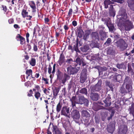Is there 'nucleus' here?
<instances>
[{"mask_svg":"<svg viewBox=\"0 0 134 134\" xmlns=\"http://www.w3.org/2000/svg\"><path fill=\"white\" fill-rule=\"evenodd\" d=\"M75 62L79 64V65H81V61L80 58L78 57L76 60Z\"/></svg>","mask_w":134,"mask_h":134,"instance_id":"4d7b16f0","label":"nucleus"},{"mask_svg":"<svg viewBox=\"0 0 134 134\" xmlns=\"http://www.w3.org/2000/svg\"><path fill=\"white\" fill-rule=\"evenodd\" d=\"M15 39L17 41H20L21 45H23L25 43L26 41L25 38L20 34H18L17 35Z\"/></svg>","mask_w":134,"mask_h":134,"instance_id":"9b49d317","label":"nucleus"},{"mask_svg":"<svg viewBox=\"0 0 134 134\" xmlns=\"http://www.w3.org/2000/svg\"><path fill=\"white\" fill-rule=\"evenodd\" d=\"M132 82V80L130 77L128 76H126L124 81V85L131 84Z\"/></svg>","mask_w":134,"mask_h":134,"instance_id":"6ab92c4d","label":"nucleus"},{"mask_svg":"<svg viewBox=\"0 0 134 134\" xmlns=\"http://www.w3.org/2000/svg\"><path fill=\"white\" fill-rule=\"evenodd\" d=\"M67 71L70 75L74 74L78 72L79 70L76 68L70 65L67 68Z\"/></svg>","mask_w":134,"mask_h":134,"instance_id":"1a4fd4ad","label":"nucleus"},{"mask_svg":"<svg viewBox=\"0 0 134 134\" xmlns=\"http://www.w3.org/2000/svg\"><path fill=\"white\" fill-rule=\"evenodd\" d=\"M82 115L83 118H90L91 115L86 110H83L81 111Z\"/></svg>","mask_w":134,"mask_h":134,"instance_id":"a211bd4d","label":"nucleus"},{"mask_svg":"<svg viewBox=\"0 0 134 134\" xmlns=\"http://www.w3.org/2000/svg\"><path fill=\"white\" fill-rule=\"evenodd\" d=\"M52 67L50 64L48 66V72L49 74H52Z\"/></svg>","mask_w":134,"mask_h":134,"instance_id":"13d9d810","label":"nucleus"},{"mask_svg":"<svg viewBox=\"0 0 134 134\" xmlns=\"http://www.w3.org/2000/svg\"><path fill=\"white\" fill-rule=\"evenodd\" d=\"M29 62L30 65L34 66L36 64V59L35 58H31Z\"/></svg>","mask_w":134,"mask_h":134,"instance_id":"473e14b6","label":"nucleus"},{"mask_svg":"<svg viewBox=\"0 0 134 134\" xmlns=\"http://www.w3.org/2000/svg\"><path fill=\"white\" fill-rule=\"evenodd\" d=\"M59 90V88L58 87H55V88L53 90V98H55L58 95Z\"/></svg>","mask_w":134,"mask_h":134,"instance_id":"7c9ffc66","label":"nucleus"},{"mask_svg":"<svg viewBox=\"0 0 134 134\" xmlns=\"http://www.w3.org/2000/svg\"><path fill=\"white\" fill-rule=\"evenodd\" d=\"M107 116V114H104L103 115L102 117V120L104 121L105 119H106V117Z\"/></svg>","mask_w":134,"mask_h":134,"instance_id":"e2e57ef3","label":"nucleus"},{"mask_svg":"<svg viewBox=\"0 0 134 134\" xmlns=\"http://www.w3.org/2000/svg\"><path fill=\"white\" fill-rule=\"evenodd\" d=\"M35 86L34 87V88L36 90H37V91H38L40 89V86L38 85H35Z\"/></svg>","mask_w":134,"mask_h":134,"instance_id":"774afa93","label":"nucleus"},{"mask_svg":"<svg viewBox=\"0 0 134 134\" xmlns=\"http://www.w3.org/2000/svg\"><path fill=\"white\" fill-rule=\"evenodd\" d=\"M33 92L32 90L31 89L29 90V92L28 93L27 96L30 97L32 96V94H33Z\"/></svg>","mask_w":134,"mask_h":134,"instance_id":"680f3d73","label":"nucleus"},{"mask_svg":"<svg viewBox=\"0 0 134 134\" xmlns=\"http://www.w3.org/2000/svg\"><path fill=\"white\" fill-rule=\"evenodd\" d=\"M114 46H112L109 47L107 51V53L109 54L112 55L115 52L113 48Z\"/></svg>","mask_w":134,"mask_h":134,"instance_id":"72a5a7b5","label":"nucleus"},{"mask_svg":"<svg viewBox=\"0 0 134 134\" xmlns=\"http://www.w3.org/2000/svg\"><path fill=\"white\" fill-rule=\"evenodd\" d=\"M118 14L119 15L121 16L120 18L122 21L129 19L125 9H120L119 11Z\"/></svg>","mask_w":134,"mask_h":134,"instance_id":"39448f33","label":"nucleus"},{"mask_svg":"<svg viewBox=\"0 0 134 134\" xmlns=\"http://www.w3.org/2000/svg\"><path fill=\"white\" fill-rule=\"evenodd\" d=\"M44 101L45 104V105L46 106V108L47 109V111H48V105L49 104L48 100L47 98H45Z\"/></svg>","mask_w":134,"mask_h":134,"instance_id":"864d4df0","label":"nucleus"},{"mask_svg":"<svg viewBox=\"0 0 134 134\" xmlns=\"http://www.w3.org/2000/svg\"><path fill=\"white\" fill-rule=\"evenodd\" d=\"M90 46L92 48L94 47L98 48L99 47V44L97 42H93L91 43Z\"/></svg>","mask_w":134,"mask_h":134,"instance_id":"ea45409f","label":"nucleus"},{"mask_svg":"<svg viewBox=\"0 0 134 134\" xmlns=\"http://www.w3.org/2000/svg\"><path fill=\"white\" fill-rule=\"evenodd\" d=\"M115 125L114 124L110 123L107 127V130L108 132L113 133L114 131Z\"/></svg>","mask_w":134,"mask_h":134,"instance_id":"f8f14e48","label":"nucleus"},{"mask_svg":"<svg viewBox=\"0 0 134 134\" xmlns=\"http://www.w3.org/2000/svg\"><path fill=\"white\" fill-rule=\"evenodd\" d=\"M87 70L86 69H83L81 72L80 76V82L81 83H83L87 79Z\"/></svg>","mask_w":134,"mask_h":134,"instance_id":"20e7f679","label":"nucleus"},{"mask_svg":"<svg viewBox=\"0 0 134 134\" xmlns=\"http://www.w3.org/2000/svg\"><path fill=\"white\" fill-rule=\"evenodd\" d=\"M70 100L71 102L72 107H75L76 104H77L78 103V101H77V98L76 96H73L71 98H70Z\"/></svg>","mask_w":134,"mask_h":134,"instance_id":"f3484780","label":"nucleus"},{"mask_svg":"<svg viewBox=\"0 0 134 134\" xmlns=\"http://www.w3.org/2000/svg\"><path fill=\"white\" fill-rule=\"evenodd\" d=\"M125 87L127 93H129L132 90V87L131 84L126 85Z\"/></svg>","mask_w":134,"mask_h":134,"instance_id":"58836bf2","label":"nucleus"},{"mask_svg":"<svg viewBox=\"0 0 134 134\" xmlns=\"http://www.w3.org/2000/svg\"><path fill=\"white\" fill-rule=\"evenodd\" d=\"M111 2L110 0H105L104 2V4L105 6V8H107L108 7V5H109L111 7L110 8H113V7L112 5H110V4Z\"/></svg>","mask_w":134,"mask_h":134,"instance_id":"b1692460","label":"nucleus"},{"mask_svg":"<svg viewBox=\"0 0 134 134\" xmlns=\"http://www.w3.org/2000/svg\"><path fill=\"white\" fill-rule=\"evenodd\" d=\"M29 4L30 6V7L32 8H35V5L33 1H31L29 3Z\"/></svg>","mask_w":134,"mask_h":134,"instance_id":"603ef678","label":"nucleus"},{"mask_svg":"<svg viewBox=\"0 0 134 134\" xmlns=\"http://www.w3.org/2000/svg\"><path fill=\"white\" fill-rule=\"evenodd\" d=\"M56 65V64L54 63L53 66V70L52 71V74L53 75H54L55 72Z\"/></svg>","mask_w":134,"mask_h":134,"instance_id":"5fc2aeb1","label":"nucleus"},{"mask_svg":"<svg viewBox=\"0 0 134 134\" xmlns=\"http://www.w3.org/2000/svg\"><path fill=\"white\" fill-rule=\"evenodd\" d=\"M94 119L95 120V122L97 123H98L99 122V119L97 116H95Z\"/></svg>","mask_w":134,"mask_h":134,"instance_id":"0e129e2a","label":"nucleus"},{"mask_svg":"<svg viewBox=\"0 0 134 134\" xmlns=\"http://www.w3.org/2000/svg\"><path fill=\"white\" fill-rule=\"evenodd\" d=\"M89 101L85 98L83 96H79V100L77 104H84V105L87 106L88 105Z\"/></svg>","mask_w":134,"mask_h":134,"instance_id":"423d86ee","label":"nucleus"},{"mask_svg":"<svg viewBox=\"0 0 134 134\" xmlns=\"http://www.w3.org/2000/svg\"><path fill=\"white\" fill-rule=\"evenodd\" d=\"M70 76L69 75L65 73L64 75L63 78L62 79V81L63 84L65 83L66 81L70 79Z\"/></svg>","mask_w":134,"mask_h":134,"instance_id":"412c9836","label":"nucleus"},{"mask_svg":"<svg viewBox=\"0 0 134 134\" xmlns=\"http://www.w3.org/2000/svg\"><path fill=\"white\" fill-rule=\"evenodd\" d=\"M89 49V46L88 44H86L81 48V51L82 52H86Z\"/></svg>","mask_w":134,"mask_h":134,"instance_id":"f704fd0d","label":"nucleus"},{"mask_svg":"<svg viewBox=\"0 0 134 134\" xmlns=\"http://www.w3.org/2000/svg\"><path fill=\"white\" fill-rule=\"evenodd\" d=\"M65 32H66L69 29V26L67 23H66L63 26Z\"/></svg>","mask_w":134,"mask_h":134,"instance_id":"3c124183","label":"nucleus"},{"mask_svg":"<svg viewBox=\"0 0 134 134\" xmlns=\"http://www.w3.org/2000/svg\"><path fill=\"white\" fill-rule=\"evenodd\" d=\"M56 74L57 80L59 81L62 80L63 77V74L59 69H57Z\"/></svg>","mask_w":134,"mask_h":134,"instance_id":"4468645a","label":"nucleus"},{"mask_svg":"<svg viewBox=\"0 0 134 134\" xmlns=\"http://www.w3.org/2000/svg\"><path fill=\"white\" fill-rule=\"evenodd\" d=\"M122 21L123 26L126 31H129L133 28V25L132 21L130 20L129 18Z\"/></svg>","mask_w":134,"mask_h":134,"instance_id":"f03ea898","label":"nucleus"},{"mask_svg":"<svg viewBox=\"0 0 134 134\" xmlns=\"http://www.w3.org/2000/svg\"><path fill=\"white\" fill-rule=\"evenodd\" d=\"M100 36L101 39L103 40L106 37L107 35L106 33L103 31H100L99 32Z\"/></svg>","mask_w":134,"mask_h":134,"instance_id":"c85d7f7f","label":"nucleus"},{"mask_svg":"<svg viewBox=\"0 0 134 134\" xmlns=\"http://www.w3.org/2000/svg\"><path fill=\"white\" fill-rule=\"evenodd\" d=\"M79 40L78 38H77L76 40V43L74 46V48L75 49V51L79 53H80V51L79 50L78 48V44H79Z\"/></svg>","mask_w":134,"mask_h":134,"instance_id":"cd10ccee","label":"nucleus"},{"mask_svg":"<svg viewBox=\"0 0 134 134\" xmlns=\"http://www.w3.org/2000/svg\"><path fill=\"white\" fill-rule=\"evenodd\" d=\"M76 30L77 33V37H79V38H81L84 33L83 31L81 29V27H79Z\"/></svg>","mask_w":134,"mask_h":134,"instance_id":"aec40b11","label":"nucleus"},{"mask_svg":"<svg viewBox=\"0 0 134 134\" xmlns=\"http://www.w3.org/2000/svg\"><path fill=\"white\" fill-rule=\"evenodd\" d=\"M125 85L123 84L121 87L120 88L119 92L122 94H126L127 93L126 88H125L124 87Z\"/></svg>","mask_w":134,"mask_h":134,"instance_id":"bb28decb","label":"nucleus"},{"mask_svg":"<svg viewBox=\"0 0 134 134\" xmlns=\"http://www.w3.org/2000/svg\"><path fill=\"white\" fill-rule=\"evenodd\" d=\"M68 49L69 50H71L72 52L75 51V49L74 48V47H73V48L72 46L71 45L69 46Z\"/></svg>","mask_w":134,"mask_h":134,"instance_id":"bf43d9fd","label":"nucleus"},{"mask_svg":"<svg viewBox=\"0 0 134 134\" xmlns=\"http://www.w3.org/2000/svg\"><path fill=\"white\" fill-rule=\"evenodd\" d=\"M106 25L108 28L109 30L111 31H113L114 28V25L111 24L110 22H109L108 21L107 22H106Z\"/></svg>","mask_w":134,"mask_h":134,"instance_id":"5701e85b","label":"nucleus"},{"mask_svg":"<svg viewBox=\"0 0 134 134\" xmlns=\"http://www.w3.org/2000/svg\"><path fill=\"white\" fill-rule=\"evenodd\" d=\"M102 81L101 80H99L95 85L91 86L90 87V88L91 91L93 92L99 91L102 89Z\"/></svg>","mask_w":134,"mask_h":134,"instance_id":"7ed1b4c3","label":"nucleus"},{"mask_svg":"<svg viewBox=\"0 0 134 134\" xmlns=\"http://www.w3.org/2000/svg\"><path fill=\"white\" fill-rule=\"evenodd\" d=\"M92 38L95 40H99V39L98 34L97 32H93L91 34Z\"/></svg>","mask_w":134,"mask_h":134,"instance_id":"4be33fe9","label":"nucleus"},{"mask_svg":"<svg viewBox=\"0 0 134 134\" xmlns=\"http://www.w3.org/2000/svg\"><path fill=\"white\" fill-rule=\"evenodd\" d=\"M31 43L33 45V51L35 52H37L38 50V47L37 46V42H31Z\"/></svg>","mask_w":134,"mask_h":134,"instance_id":"4c0bfd02","label":"nucleus"},{"mask_svg":"<svg viewBox=\"0 0 134 134\" xmlns=\"http://www.w3.org/2000/svg\"><path fill=\"white\" fill-rule=\"evenodd\" d=\"M72 82L71 81L69 83L68 85V88L69 90H70L72 87Z\"/></svg>","mask_w":134,"mask_h":134,"instance_id":"338daca9","label":"nucleus"},{"mask_svg":"<svg viewBox=\"0 0 134 134\" xmlns=\"http://www.w3.org/2000/svg\"><path fill=\"white\" fill-rule=\"evenodd\" d=\"M70 108L66 106L63 107L61 111V114L65 116L68 117V114L69 113Z\"/></svg>","mask_w":134,"mask_h":134,"instance_id":"6e6552de","label":"nucleus"},{"mask_svg":"<svg viewBox=\"0 0 134 134\" xmlns=\"http://www.w3.org/2000/svg\"><path fill=\"white\" fill-rule=\"evenodd\" d=\"M127 2L130 8H134V0H127Z\"/></svg>","mask_w":134,"mask_h":134,"instance_id":"2f4dec72","label":"nucleus"},{"mask_svg":"<svg viewBox=\"0 0 134 134\" xmlns=\"http://www.w3.org/2000/svg\"><path fill=\"white\" fill-rule=\"evenodd\" d=\"M128 111H129V113L132 114L133 116L134 119V104H131V106L129 107Z\"/></svg>","mask_w":134,"mask_h":134,"instance_id":"393cba45","label":"nucleus"},{"mask_svg":"<svg viewBox=\"0 0 134 134\" xmlns=\"http://www.w3.org/2000/svg\"><path fill=\"white\" fill-rule=\"evenodd\" d=\"M99 95L97 93H91L90 95V97L92 100L97 101L98 99Z\"/></svg>","mask_w":134,"mask_h":134,"instance_id":"dca6fc26","label":"nucleus"},{"mask_svg":"<svg viewBox=\"0 0 134 134\" xmlns=\"http://www.w3.org/2000/svg\"><path fill=\"white\" fill-rule=\"evenodd\" d=\"M127 72L128 73H130L131 76L133 75L134 72L133 70L131 67H128V68Z\"/></svg>","mask_w":134,"mask_h":134,"instance_id":"de8ad7c7","label":"nucleus"},{"mask_svg":"<svg viewBox=\"0 0 134 134\" xmlns=\"http://www.w3.org/2000/svg\"><path fill=\"white\" fill-rule=\"evenodd\" d=\"M127 131V128L124 127L119 132V134H126Z\"/></svg>","mask_w":134,"mask_h":134,"instance_id":"c03bdc74","label":"nucleus"},{"mask_svg":"<svg viewBox=\"0 0 134 134\" xmlns=\"http://www.w3.org/2000/svg\"><path fill=\"white\" fill-rule=\"evenodd\" d=\"M44 93L46 95H48L49 93V91L47 90L46 88H45L43 90Z\"/></svg>","mask_w":134,"mask_h":134,"instance_id":"69168bd1","label":"nucleus"},{"mask_svg":"<svg viewBox=\"0 0 134 134\" xmlns=\"http://www.w3.org/2000/svg\"><path fill=\"white\" fill-rule=\"evenodd\" d=\"M90 119V118H83V120L84 122V124L86 126H88L90 125V123L89 122Z\"/></svg>","mask_w":134,"mask_h":134,"instance_id":"e433bc0d","label":"nucleus"},{"mask_svg":"<svg viewBox=\"0 0 134 134\" xmlns=\"http://www.w3.org/2000/svg\"><path fill=\"white\" fill-rule=\"evenodd\" d=\"M62 105V103L60 102H59L57 104L56 107V111L57 113L59 112L60 111Z\"/></svg>","mask_w":134,"mask_h":134,"instance_id":"c9c22d12","label":"nucleus"},{"mask_svg":"<svg viewBox=\"0 0 134 134\" xmlns=\"http://www.w3.org/2000/svg\"><path fill=\"white\" fill-rule=\"evenodd\" d=\"M94 57L96 59L98 60H99L102 59V56L101 57L99 55V53L96 54L94 55Z\"/></svg>","mask_w":134,"mask_h":134,"instance_id":"8fccbe9b","label":"nucleus"},{"mask_svg":"<svg viewBox=\"0 0 134 134\" xmlns=\"http://www.w3.org/2000/svg\"><path fill=\"white\" fill-rule=\"evenodd\" d=\"M111 38H108L107 41L105 42L104 43V45H106V46H108L110 44V43L111 42Z\"/></svg>","mask_w":134,"mask_h":134,"instance_id":"09e8293b","label":"nucleus"},{"mask_svg":"<svg viewBox=\"0 0 134 134\" xmlns=\"http://www.w3.org/2000/svg\"><path fill=\"white\" fill-rule=\"evenodd\" d=\"M116 67L119 69H124L125 67V65L123 63L119 64H118L116 65Z\"/></svg>","mask_w":134,"mask_h":134,"instance_id":"a19ab883","label":"nucleus"},{"mask_svg":"<svg viewBox=\"0 0 134 134\" xmlns=\"http://www.w3.org/2000/svg\"><path fill=\"white\" fill-rule=\"evenodd\" d=\"M52 132L53 134H62V131L57 125H53Z\"/></svg>","mask_w":134,"mask_h":134,"instance_id":"9d476101","label":"nucleus"},{"mask_svg":"<svg viewBox=\"0 0 134 134\" xmlns=\"http://www.w3.org/2000/svg\"><path fill=\"white\" fill-rule=\"evenodd\" d=\"M109 14L110 16L114 17L115 14V11L114 9H110L109 10Z\"/></svg>","mask_w":134,"mask_h":134,"instance_id":"37998d69","label":"nucleus"},{"mask_svg":"<svg viewBox=\"0 0 134 134\" xmlns=\"http://www.w3.org/2000/svg\"><path fill=\"white\" fill-rule=\"evenodd\" d=\"M111 97L109 96H108L107 97L105 100H103L105 107H109L111 105Z\"/></svg>","mask_w":134,"mask_h":134,"instance_id":"ddd939ff","label":"nucleus"},{"mask_svg":"<svg viewBox=\"0 0 134 134\" xmlns=\"http://www.w3.org/2000/svg\"><path fill=\"white\" fill-rule=\"evenodd\" d=\"M71 116L72 118L74 120H78L80 117L79 111L76 110H72L71 113Z\"/></svg>","mask_w":134,"mask_h":134,"instance_id":"0eeeda50","label":"nucleus"},{"mask_svg":"<svg viewBox=\"0 0 134 134\" xmlns=\"http://www.w3.org/2000/svg\"><path fill=\"white\" fill-rule=\"evenodd\" d=\"M114 113L115 112L113 111H111L110 116L108 117L107 118V120L108 121H109L110 120L112 119V118L114 116Z\"/></svg>","mask_w":134,"mask_h":134,"instance_id":"6e6d98bb","label":"nucleus"},{"mask_svg":"<svg viewBox=\"0 0 134 134\" xmlns=\"http://www.w3.org/2000/svg\"><path fill=\"white\" fill-rule=\"evenodd\" d=\"M28 14V12L26 11V10L24 9L22 12L21 14L23 18H25L26 16H28L27 15Z\"/></svg>","mask_w":134,"mask_h":134,"instance_id":"a18cd8bd","label":"nucleus"},{"mask_svg":"<svg viewBox=\"0 0 134 134\" xmlns=\"http://www.w3.org/2000/svg\"><path fill=\"white\" fill-rule=\"evenodd\" d=\"M25 73L26 75L28 76H29L30 75L32 76V71L31 69L27 70L26 71Z\"/></svg>","mask_w":134,"mask_h":134,"instance_id":"49530a36","label":"nucleus"},{"mask_svg":"<svg viewBox=\"0 0 134 134\" xmlns=\"http://www.w3.org/2000/svg\"><path fill=\"white\" fill-rule=\"evenodd\" d=\"M116 46L119 48L121 51L125 50L127 47V45L125 41L122 39L121 38L115 42Z\"/></svg>","mask_w":134,"mask_h":134,"instance_id":"f257e3e1","label":"nucleus"},{"mask_svg":"<svg viewBox=\"0 0 134 134\" xmlns=\"http://www.w3.org/2000/svg\"><path fill=\"white\" fill-rule=\"evenodd\" d=\"M122 76L120 74H118V75L114 76V79L115 81L120 82L122 80Z\"/></svg>","mask_w":134,"mask_h":134,"instance_id":"a878e982","label":"nucleus"},{"mask_svg":"<svg viewBox=\"0 0 134 134\" xmlns=\"http://www.w3.org/2000/svg\"><path fill=\"white\" fill-rule=\"evenodd\" d=\"M80 93L87 96V89L85 88H82L80 91Z\"/></svg>","mask_w":134,"mask_h":134,"instance_id":"79ce46f5","label":"nucleus"},{"mask_svg":"<svg viewBox=\"0 0 134 134\" xmlns=\"http://www.w3.org/2000/svg\"><path fill=\"white\" fill-rule=\"evenodd\" d=\"M33 91H34V96L35 98L37 99H38L40 97L41 94L39 91H36V90L35 88H33Z\"/></svg>","mask_w":134,"mask_h":134,"instance_id":"c756f323","label":"nucleus"},{"mask_svg":"<svg viewBox=\"0 0 134 134\" xmlns=\"http://www.w3.org/2000/svg\"><path fill=\"white\" fill-rule=\"evenodd\" d=\"M38 44L39 45L38 47L39 49H40L41 47L43 46V43L41 41H40L38 42Z\"/></svg>","mask_w":134,"mask_h":134,"instance_id":"052dcab7","label":"nucleus"},{"mask_svg":"<svg viewBox=\"0 0 134 134\" xmlns=\"http://www.w3.org/2000/svg\"><path fill=\"white\" fill-rule=\"evenodd\" d=\"M65 57L63 53H61L60 55L59 59L57 61L60 66H61L62 64L65 62Z\"/></svg>","mask_w":134,"mask_h":134,"instance_id":"2eb2a0df","label":"nucleus"}]
</instances>
